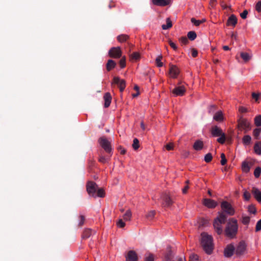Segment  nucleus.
Masks as SVG:
<instances>
[{"label": "nucleus", "mask_w": 261, "mask_h": 261, "mask_svg": "<svg viewBox=\"0 0 261 261\" xmlns=\"http://www.w3.org/2000/svg\"><path fill=\"white\" fill-rule=\"evenodd\" d=\"M238 228L237 220L233 218L229 219L224 230L225 235L229 239L235 238L238 232Z\"/></svg>", "instance_id": "obj_1"}, {"label": "nucleus", "mask_w": 261, "mask_h": 261, "mask_svg": "<svg viewBox=\"0 0 261 261\" xmlns=\"http://www.w3.org/2000/svg\"><path fill=\"white\" fill-rule=\"evenodd\" d=\"M201 237V244L203 249L207 254H211L214 249L212 237L206 232H202Z\"/></svg>", "instance_id": "obj_2"}, {"label": "nucleus", "mask_w": 261, "mask_h": 261, "mask_svg": "<svg viewBox=\"0 0 261 261\" xmlns=\"http://www.w3.org/2000/svg\"><path fill=\"white\" fill-rule=\"evenodd\" d=\"M227 216L224 212L219 213V216L215 219L213 225L218 234H221L223 232L222 224H224L227 220Z\"/></svg>", "instance_id": "obj_3"}, {"label": "nucleus", "mask_w": 261, "mask_h": 261, "mask_svg": "<svg viewBox=\"0 0 261 261\" xmlns=\"http://www.w3.org/2000/svg\"><path fill=\"white\" fill-rule=\"evenodd\" d=\"M238 128L240 130H243L246 133L251 129V126L249 121L241 116L238 120Z\"/></svg>", "instance_id": "obj_4"}, {"label": "nucleus", "mask_w": 261, "mask_h": 261, "mask_svg": "<svg viewBox=\"0 0 261 261\" xmlns=\"http://www.w3.org/2000/svg\"><path fill=\"white\" fill-rule=\"evenodd\" d=\"M98 143L101 147L108 153H110L112 151V146L111 142L106 138V137L102 136L99 138Z\"/></svg>", "instance_id": "obj_5"}, {"label": "nucleus", "mask_w": 261, "mask_h": 261, "mask_svg": "<svg viewBox=\"0 0 261 261\" xmlns=\"http://www.w3.org/2000/svg\"><path fill=\"white\" fill-rule=\"evenodd\" d=\"M98 188L97 184L92 181H89L87 183L86 190L88 194L92 197H96V192Z\"/></svg>", "instance_id": "obj_6"}, {"label": "nucleus", "mask_w": 261, "mask_h": 261, "mask_svg": "<svg viewBox=\"0 0 261 261\" xmlns=\"http://www.w3.org/2000/svg\"><path fill=\"white\" fill-rule=\"evenodd\" d=\"M221 208L225 214L229 216H233L234 214L235 211L231 205L227 201H224L221 203Z\"/></svg>", "instance_id": "obj_7"}, {"label": "nucleus", "mask_w": 261, "mask_h": 261, "mask_svg": "<svg viewBox=\"0 0 261 261\" xmlns=\"http://www.w3.org/2000/svg\"><path fill=\"white\" fill-rule=\"evenodd\" d=\"M109 55L111 58L118 59L121 57L122 51L120 47H112L109 51Z\"/></svg>", "instance_id": "obj_8"}, {"label": "nucleus", "mask_w": 261, "mask_h": 261, "mask_svg": "<svg viewBox=\"0 0 261 261\" xmlns=\"http://www.w3.org/2000/svg\"><path fill=\"white\" fill-rule=\"evenodd\" d=\"M179 73V70L178 67L173 65H170L169 74L170 77L176 79Z\"/></svg>", "instance_id": "obj_9"}, {"label": "nucleus", "mask_w": 261, "mask_h": 261, "mask_svg": "<svg viewBox=\"0 0 261 261\" xmlns=\"http://www.w3.org/2000/svg\"><path fill=\"white\" fill-rule=\"evenodd\" d=\"M186 92L185 87L184 86H179L175 87L173 90L172 93L175 96H181L185 94Z\"/></svg>", "instance_id": "obj_10"}, {"label": "nucleus", "mask_w": 261, "mask_h": 261, "mask_svg": "<svg viewBox=\"0 0 261 261\" xmlns=\"http://www.w3.org/2000/svg\"><path fill=\"white\" fill-rule=\"evenodd\" d=\"M113 83L118 85L121 92H122L125 88V81L124 80H121L118 77H114Z\"/></svg>", "instance_id": "obj_11"}, {"label": "nucleus", "mask_w": 261, "mask_h": 261, "mask_svg": "<svg viewBox=\"0 0 261 261\" xmlns=\"http://www.w3.org/2000/svg\"><path fill=\"white\" fill-rule=\"evenodd\" d=\"M234 250L235 248L233 245H228L224 251L225 256L227 257H231L233 255Z\"/></svg>", "instance_id": "obj_12"}, {"label": "nucleus", "mask_w": 261, "mask_h": 261, "mask_svg": "<svg viewBox=\"0 0 261 261\" xmlns=\"http://www.w3.org/2000/svg\"><path fill=\"white\" fill-rule=\"evenodd\" d=\"M211 133L213 137H219L224 133H223L222 129L216 125L212 127Z\"/></svg>", "instance_id": "obj_13"}, {"label": "nucleus", "mask_w": 261, "mask_h": 261, "mask_svg": "<svg viewBox=\"0 0 261 261\" xmlns=\"http://www.w3.org/2000/svg\"><path fill=\"white\" fill-rule=\"evenodd\" d=\"M203 204L208 208H213L217 205V202L214 200L205 198L203 200Z\"/></svg>", "instance_id": "obj_14"}, {"label": "nucleus", "mask_w": 261, "mask_h": 261, "mask_svg": "<svg viewBox=\"0 0 261 261\" xmlns=\"http://www.w3.org/2000/svg\"><path fill=\"white\" fill-rule=\"evenodd\" d=\"M126 261H137L138 260V256L137 254L135 251L130 250L127 253V255L126 256Z\"/></svg>", "instance_id": "obj_15"}, {"label": "nucleus", "mask_w": 261, "mask_h": 261, "mask_svg": "<svg viewBox=\"0 0 261 261\" xmlns=\"http://www.w3.org/2000/svg\"><path fill=\"white\" fill-rule=\"evenodd\" d=\"M246 249V245L244 242L241 241L239 243L236 249V253L237 255L242 254Z\"/></svg>", "instance_id": "obj_16"}, {"label": "nucleus", "mask_w": 261, "mask_h": 261, "mask_svg": "<svg viewBox=\"0 0 261 261\" xmlns=\"http://www.w3.org/2000/svg\"><path fill=\"white\" fill-rule=\"evenodd\" d=\"M162 199L163 200V205L164 206L169 207L172 205L173 201L168 195H164L162 197Z\"/></svg>", "instance_id": "obj_17"}, {"label": "nucleus", "mask_w": 261, "mask_h": 261, "mask_svg": "<svg viewBox=\"0 0 261 261\" xmlns=\"http://www.w3.org/2000/svg\"><path fill=\"white\" fill-rule=\"evenodd\" d=\"M237 21L238 20L236 16L232 14L229 17L227 20V25L234 27L237 23Z\"/></svg>", "instance_id": "obj_18"}, {"label": "nucleus", "mask_w": 261, "mask_h": 261, "mask_svg": "<svg viewBox=\"0 0 261 261\" xmlns=\"http://www.w3.org/2000/svg\"><path fill=\"white\" fill-rule=\"evenodd\" d=\"M103 98L105 100L104 106L105 108H108L111 104L112 100V97L110 93L109 92L106 93L103 96Z\"/></svg>", "instance_id": "obj_19"}, {"label": "nucleus", "mask_w": 261, "mask_h": 261, "mask_svg": "<svg viewBox=\"0 0 261 261\" xmlns=\"http://www.w3.org/2000/svg\"><path fill=\"white\" fill-rule=\"evenodd\" d=\"M252 193L255 198L259 202H261V192L256 188H253Z\"/></svg>", "instance_id": "obj_20"}, {"label": "nucleus", "mask_w": 261, "mask_h": 261, "mask_svg": "<svg viewBox=\"0 0 261 261\" xmlns=\"http://www.w3.org/2000/svg\"><path fill=\"white\" fill-rule=\"evenodd\" d=\"M193 147L196 151L200 150L203 147V142L201 140H197L194 143Z\"/></svg>", "instance_id": "obj_21"}, {"label": "nucleus", "mask_w": 261, "mask_h": 261, "mask_svg": "<svg viewBox=\"0 0 261 261\" xmlns=\"http://www.w3.org/2000/svg\"><path fill=\"white\" fill-rule=\"evenodd\" d=\"M94 231H93L91 229L87 228L85 229L82 234L83 239H87L89 238L92 234L94 233Z\"/></svg>", "instance_id": "obj_22"}, {"label": "nucleus", "mask_w": 261, "mask_h": 261, "mask_svg": "<svg viewBox=\"0 0 261 261\" xmlns=\"http://www.w3.org/2000/svg\"><path fill=\"white\" fill-rule=\"evenodd\" d=\"M154 5L160 6H165L170 3V0H152Z\"/></svg>", "instance_id": "obj_23"}, {"label": "nucleus", "mask_w": 261, "mask_h": 261, "mask_svg": "<svg viewBox=\"0 0 261 261\" xmlns=\"http://www.w3.org/2000/svg\"><path fill=\"white\" fill-rule=\"evenodd\" d=\"M116 66V63L113 60H109L106 64V69L108 71H111L112 69L114 68Z\"/></svg>", "instance_id": "obj_24"}, {"label": "nucleus", "mask_w": 261, "mask_h": 261, "mask_svg": "<svg viewBox=\"0 0 261 261\" xmlns=\"http://www.w3.org/2000/svg\"><path fill=\"white\" fill-rule=\"evenodd\" d=\"M214 119L217 121H222L224 117L222 111H219L215 113L213 117Z\"/></svg>", "instance_id": "obj_25"}, {"label": "nucleus", "mask_w": 261, "mask_h": 261, "mask_svg": "<svg viewBox=\"0 0 261 261\" xmlns=\"http://www.w3.org/2000/svg\"><path fill=\"white\" fill-rule=\"evenodd\" d=\"M251 168V164L247 162L244 161L242 163V169L243 172L247 173L249 171Z\"/></svg>", "instance_id": "obj_26"}, {"label": "nucleus", "mask_w": 261, "mask_h": 261, "mask_svg": "<svg viewBox=\"0 0 261 261\" xmlns=\"http://www.w3.org/2000/svg\"><path fill=\"white\" fill-rule=\"evenodd\" d=\"M254 150L256 154H261V141L257 142L254 146Z\"/></svg>", "instance_id": "obj_27"}, {"label": "nucleus", "mask_w": 261, "mask_h": 261, "mask_svg": "<svg viewBox=\"0 0 261 261\" xmlns=\"http://www.w3.org/2000/svg\"><path fill=\"white\" fill-rule=\"evenodd\" d=\"M240 56L245 62L249 61L251 58V56L248 53L245 52H241Z\"/></svg>", "instance_id": "obj_28"}, {"label": "nucleus", "mask_w": 261, "mask_h": 261, "mask_svg": "<svg viewBox=\"0 0 261 261\" xmlns=\"http://www.w3.org/2000/svg\"><path fill=\"white\" fill-rule=\"evenodd\" d=\"M131 61H137L140 59V55L138 52H134L129 55Z\"/></svg>", "instance_id": "obj_29"}, {"label": "nucleus", "mask_w": 261, "mask_h": 261, "mask_svg": "<svg viewBox=\"0 0 261 261\" xmlns=\"http://www.w3.org/2000/svg\"><path fill=\"white\" fill-rule=\"evenodd\" d=\"M172 26V22L169 18L166 19V24H163L162 28L163 30H167L171 28Z\"/></svg>", "instance_id": "obj_30"}, {"label": "nucleus", "mask_w": 261, "mask_h": 261, "mask_svg": "<svg viewBox=\"0 0 261 261\" xmlns=\"http://www.w3.org/2000/svg\"><path fill=\"white\" fill-rule=\"evenodd\" d=\"M129 37L127 35L122 34L117 36V40L120 42H123L127 40Z\"/></svg>", "instance_id": "obj_31"}, {"label": "nucleus", "mask_w": 261, "mask_h": 261, "mask_svg": "<svg viewBox=\"0 0 261 261\" xmlns=\"http://www.w3.org/2000/svg\"><path fill=\"white\" fill-rule=\"evenodd\" d=\"M251 140V138L249 135H245L243 138V142L244 145H248L250 144Z\"/></svg>", "instance_id": "obj_32"}, {"label": "nucleus", "mask_w": 261, "mask_h": 261, "mask_svg": "<svg viewBox=\"0 0 261 261\" xmlns=\"http://www.w3.org/2000/svg\"><path fill=\"white\" fill-rule=\"evenodd\" d=\"M187 37L190 40L193 41L196 39L197 35L194 31H190L187 34Z\"/></svg>", "instance_id": "obj_33"}, {"label": "nucleus", "mask_w": 261, "mask_h": 261, "mask_svg": "<svg viewBox=\"0 0 261 261\" xmlns=\"http://www.w3.org/2000/svg\"><path fill=\"white\" fill-rule=\"evenodd\" d=\"M191 21L192 23H193L195 26H199L201 23L205 22V19H203L200 20H196L194 18H192L191 19Z\"/></svg>", "instance_id": "obj_34"}, {"label": "nucleus", "mask_w": 261, "mask_h": 261, "mask_svg": "<svg viewBox=\"0 0 261 261\" xmlns=\"http://www.w3.org/2000/svg\"><path fill=\"white\" fill-rule=\"evenodd\" d=\"M96 192V197H104L105 196V192L102 188H97Z\"/></svg>", "instance_id": "obj_35"}, {"label": "nucleus", "mask_w": 261, "mask_h": 261, "mask_svg": "<svg viewBox=\"0 0 261 261\" xmlns=\"http://www.w3.org/2000/svg\"><path fill=\"white\" fill-rule=\"evenodd\" d=\"M261 133V128H257L253 130V135L256 139H259V136Z\"/></svg>", "instance_id": "obj_36"}, {"label": "nucleus", "mask_w": 261, "mask_h": 261, "mask_svg": "<svg viewBox=\"0 0 261 261\" xmlns=\"http://www.w3.org/2000/svg\"><path fill=\"white\" fill-rule=\"evenodd\" d=\"M132 216V213L129 210L126 211L125 213L124 214L123 218L124 220L128 221L130 219Z\"/></svg>", "instance_id": "obj_37"}, {"label": "nucleus", "mask_w": 261, "mask_h": 261, "mask_svg": "<svg viewBox=\"0 0 261 261\" xmlns=\"http://www.w3.org/2000/svg\"><path fill=\"white\" fill-rule=\"evenodd\" d=\"M162 58V56L160 55L159 56L155 59V63L156 64V66L159 67H161L163 66V63L161 62Z\"/></svg>", "instance_id": "obj_38"}, {"label": "nucleus", "mask_w": 261, "mask_h": 261, "mask_svg": "<svg viewBox=\"0 0 261 261\" xmlns=\"http://www.w3.org/2000/svg\"><path fill=\"white\" fill-rule=\"evenodd\" d=\"M220 137L217 139L218 142L220 144H224L225 142L226 136L224 133L222 134V135L219 136Z\"/></svg>", "instance_id": "obj_39"}, {"label": "nucleus", "mask_w": 261, "mask_h": 261, "mask_svg": "<svg viewBox=\"0 0 261 261\" xmlns=\"http://www.w3.org/2000/svg\"><path fill=\"white\" fill-rule=\"evenodd\" d=\"M155 214V212L154 211H150L147 214L146 217L148 220H151L154 217Z\"/></svg>", "instance_id": "obj_40"}, {"label": "nucleus", "mask_w": 261, "mask_h": 261, "mask_svg": "<svg viewBox=\"0 0 261 261\" xmlns=\"http://www.w3.org/2000/svg\"><path fill=\"white\" fill-rule=\"evenodd\" d=\"M260 173H261V168L259 167H256L254 172V176L256 178H258L259 177Z\"/></svg>", "instance_id": "obj_41"}, {"label": "nucleus", "mask_w": 261, "mask_h": 261, "mask_svg": "<svg viewBox=\"0 0 261 261\" xmlns=\"http://www.w3.org/2000/svg\"><path fill=\"white\" fill-rule=\"evenodd\" d=\"M139 147V141L138 139L135 138L133 140V147L135 150H137Z\"/></svg>", "instance_id": "obj_42"}, {"label": "nucleus", "mask_w": 261, "mask_h": 261, "mask_svg": "<svg viewBox=\"0 0 261 261\" xmlns=\"http://www.w3.org/2000/svg\"><path fill=\"white\" fill-rule=\"evenodd\" d=\"M119 65L121 68H123L125 67L126 65V58L125 57H123L119 61Z\"/></svg>", "instance_id": "obj_43"}, {"label": "nucleus", "mask_w": 261, "mask_h": 261, "mask_svg": "<svg viewBox=\"0 0 261 261\" xmlns=\"http://www.w3.org/2000/svg\"><path fill=\"white\" fill-rule=\"evenodd\" d=\"M242 222L244 225H247L250 222V217L248 216H243L242 217Z\"/></svg>", "instance_id": "obj_44"}, {"label": "nucleus", "mask_w": 261, "mask_h": 261, "mask_svg": "<svg viewBox=\"0 0 261 261\" xmlns=\"http://www.w3.org/2000/svg\"><path fill=\"white\" fill-rule=\"evenodd\" d=\"M254 122L257 126H261V115H259L255 118Z\"/></svg>", "instance_id": "obj_45"}, {"label": "nucleus", "mask_w": 261, "mask_h": 261, "mask_svg": "<svg viewBox=\"0 0 261 261\" xmlns=\"http://www.w3.org/2000/svg\"><path fill=\"white\" fill-rule=\"evenodd\" d=\"M213 159L212 155L211 153H207L204 156V161L206 163L210 162Z\"/></svg>", "instance_id": "obj_46"}, {"label": "nucleus", "mask_w": 261, "mask_h": 261, "mask_svg": "<svg viewBox=\"0 0 261 261\" xmlns=\"http://www.w3.org/2000/svg\"><path fill=\"white\" fill-rule=\"evenodd\" d=\"M243 197L245 200L248 201L251 197V195L249 192L245 190L243 193Z\"/></svg>", "instance_id": "obj_47"}, {"label": "nucleus", "mask_w": 261, "mask_h": 261, "mask_svg": "<svg viewBox=\"0 0 261 261\" xmlns=\"http://www.w3.org/2000/svg\"><path fill=\"white\" fill-rule=\"evenodd\" d=\"M261 95V93H255V92H253L252 93V97L253 99H254L256 102L258 101V100L260 97V96Z\"/></svg>", "instance_id": "obj_48"}, {"label": "nucleus", "mask_w": 261, "mask_h": 261, "mask_svg": "<svg viewBox=\"0 0 261 261\" xmlns=\"http://www.w3.org/2000/svg\"><path fill=\"white\" fill-rule=\"evenodd\" d=\"M221 165H225L226 164V163H227V160L225 158V154L223 153H221Z\"/></svg>", "instance_id": "obj_49"}, {"label": "nucleus", "mask_w": 261, "mask_h": 261, "mask_svg": "<svg viewBox=\"0 0 261 261\" xmlns=\"http://www.w3.org/2000/svg\"><path fill=\"white\" fill-rule=\"evenodd\" d=\"M85 218L84 216L81 215L79 217V226H82L85 222Z\"/></svg>", "instance_id": "obj_50"}, {"label": "nucleus", "mask_w": 261, "mask_h": 261, "mask_svg": "<svg viewBox=\"0 0 261 261\" xmlns=\"http://www.w3.org/2000/svg\"><path fill=\"white\" fill-rule=\"evenodd\" d=\"M189 261H199V257L197 255L193 254L190 256Z\"/></svg>", "instance_id": "obj_51"}, {"label": "nucleus", "mask_w": 261, "mask_h": 261, "mask_svg": "<svg viewBox=\"0 0 261 261\" xmlns=\"http://www.w3.org/2000/svg\"><path fill=\"white\" fill-rule=\"evenodd\" d=\"M255 10L258 12H261V1H258L255 5Z\"/></svg>", "instance_id": "obj_52"}, {"label": "nucleus", "mask_w": 261, "mask_h": 261, "mask_svg": "<svg viewBox=\"0 0 261 261\" xmlns=\"http://www.w3.org/2000/svg\"><path fill=\"white\" fill-rule=\"evenodd\" d=\"M261 230V219L257 221L255 231H259Z\"/></svg>", "instance_id": "obj_53"}, {"label": "nucleus", "mask_w": 261, "mask_h": 261, "mask_svg": "<svg viewBox=\"0 0 261 261\" xmlns=\"http://www.w3.org/2000/svg\"><path fill=\"white\" fill-rule=\"evenodd\" d=\"M179 41L183 44H187L189 41L186 37H182L180 38Z\"/></svg>", "instance_id": "obj_54"}, {"label": "nucleus", "mask_w": 261, "mask_h": 261, "mask_svg": "<svg viewBox=\"0 0 261 261\" xmlns=\"http://www.w3.org/2000/svg\"><path fill=\"white\" fill-rule=\"evenodd\" d=\"M145 261H154V257L152 254H149L148 256H146Z\"/></svg>", "instance_id": "obj_55"}, {"label": "nucleus", "mask_w": 261, "mask_h": 261, "mask_svg": "<svg viewBox=\"0 0 261 261\" xmlns=\"http://www.w3.org/2000/svg\"><path fill=\"white\" fill-rule=\"evenodd\" d=\"M186 183L187 184V185L182 189V193L184 194H186L189 188V187L188 186V184L189 183V181L186 180Z\"/></svg>", "instance_id": "obj_56"}, {"label": "nucleus", "mask_w": 261, "mask_h": 261, "mask_svg": "<svg viewBox=\"0 0 261 261\" xmlns=\"http://www.w3.org/2000/svg\"><path fill=\"white\" fill-rule=\"evenodd\" d=\"M117 225L121 228H123L125 226V223L122 221V219H120L117 223Z\"/></svg>", "instance_id": "obj_57"}, {"label": "nucleus", "mask_w": 261, "mask_h": 261, "mask_svg": "<svg viewBox=\"0 0 261 261\" xmlns=\"http://www.w3.org/2000/svg\"><path fill=\"white\" fill-rule=\"evenodd\" d=\"M248 211L250 213H252V214H255V213H256L255 208L253 206H252V205L249 206V207H248Z\"/></svg>", "instance_id": "obj_58"}, {"label": "nucleus", "mask_w": 261, "mask_h": 261, "mask_svg": "<svg viewBox=\"0 0 261 261\" xmlns=\"http://www.w3.org/2000/svg\"><path fill=\"white\" fill-rule=\"evenodd\" d=\"M169 44L170 46L174 49L176 50L177 49V47L176 44L173 42L171 40H169Z\"/></svg>", "instance_id": "obj_59"}, {"label": "nucleus", "mask_w": 261, "mask_h": 261, "mask_svg": "<svg viewBox=\"0 0 261 261\" xmlns=\"http://www.w3.org/2000/svg\"><path fill=\"white\" fill-rule=\"evenodd\" d=\"M247 14H248L247 10H245L242 13H241L240 16L242 19H246L247 17Z\"/></svg>", "instance_id": "obj_60"}, {"label": "nucleus", "mask_w": 261, "mask_h": 261, "mask_svg": "<svg viewBox=\"0 0 261 261\" xmlns=\"http://www.w3.org/2000/svg\"><path fill=\"white\" fill-rule=\"evenodd\" d=\"M98 161L102 163H105L107 162V159L103 156H100Z\"/></svg>", "instance_id": "obj_61"}, {"label": "nucleus", "mask_w": 261, "mask_h": 261, "mask_svg": "<svg viewBox=\"0 0 261 261\" xmlns=\"http://www.w3.org/2000/svg\"><path fill=\"white\" fill-rule=\"evenodd\" d=\"M197 55H198L197 50L195 48H193L192 49V56H193V57L195 58L197 56Z\"/></svg>", "instance_id": "obj_62"}, {"label": "nucleus", "mask_w": 261, "mask_h": 261, "mask_svg": "<svg viewBox=\"0 0 261 261\" xmlns=\"http://www.w3.org/2000/svg\"><path fill=\"white\" fill-rule=\"evenodd\" d=\"M166 148L168 150H171L173 149V145L171 143L168 144L166 145Z\"/></svg>", "instance_id": "obj_63"}, {"label": "nucleus", "mask_w": 261, "mask_h": 261, "mask_svg": "<svg viewBox=\"0 0 261 261\" xmlns=\"http://www.w3.org/2000/svg\"><path fill=\"white\" fill-rule=\"evenodd\" d=\"M239 111L241 113H246L248 111L247 109L243 107H240L239 109Z\"/></svg>", "instance_id": "obj_64"}]
</instances>
